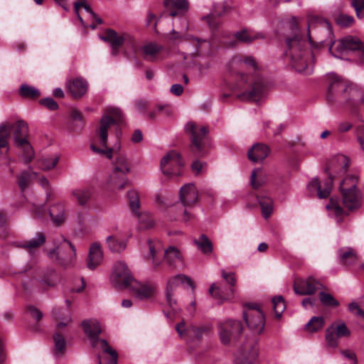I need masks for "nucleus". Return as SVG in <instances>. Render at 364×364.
<instances>
[{
  "label": "nucleus",
  "mask_w": 364,
  "mask_h": 364,
  "mask_svg": "<svg viewBox=\"0 0 364 364\" xmlns=\"http://www.w3.org/2000/svg\"><path fill=\"white\" fill-rule=\"evenodd\" d=\"M187 133L191 134L192 144L198 151H200L204 145V139L208 134V129L204 126H200L190 122L185 127Z\"/></svg>",
  "instance_id": "19"
},
{
  "label": "nucleus",
  "mask_w": 364,
  "mask_h": 364,
  "mask_svg": "<svg viewBox=\"0 0 364 364\" xmlns=\"http://www.w3.org/2000/svg\"><path fill=\"white\" fill-rule=\"evenodd\" d=\"M322 288L323 285L312 277L297 279L294 284V290L296 294L299 295H311Z\"/></svg>",
  "instance_id": "20"
},
{
  "label": "nucleus",
  "mask_w": 364,
  "mask_h": 364,
  "mask_svg": "<svg viewBox=\"0 0 364 364\" xmlns=\"http://www.w3.org/2000/svg\"><path fill=\"white\" fill-rule=\"evenodd\" d=\"M346 105L352 112H356L360 105H364V92L355 89H350V97Z\"/></svg>",
  "instance_id": "32"
},
{
  "label": "nucleus",
  "mask_w": 364,
  "mask_h": 364,
  "mask_svg": "<svg viewBox=\"0 0 364 364\" xmlns=\"http://www.w3.org/2000/svg\"><path fill=\"white\" fill-rule=\"evenodd\" d=\"M258 202L261 206L262 212L265 218L269 217L272 212V200L267 197H258Z\"/></svg>",
  "instance_id": "47"
},
{
  "label": "nucleus",
  "mask_w": 364,
  "mask_h": 364,
  "mask_svg": "<svg viewBox=\"0 0 364 364\" xmlns=\"http://www.w3.org/2000/svg\"><path fill=\"white\" fill-rule=\"evenodd\" d=\"M272 304L275 316L279 318L286 309L285 301L282 296H277L272 299Z\"/></svg>",
  "instance_id": "49"
},
{
  "label": "nucleus",
  "mask_w": 364,
  "mask_h": 364,
  "mask_svg": "<svg viewBox=\"0 0 364 364\" xmlns=\"http://www.w3.org/2000/svg\"><path fill=\"white\" fill-rule=\"evenodd\" d=\"M53 342L55 346V354L61 355L64 353L66 346V342L63 336L58 332L53 334Z\"/></svg>",
  "instance_id": "43"
},
{
  "label": "nucleus",
  "mask_w": 364,
  "mask_h": 364,
  "mask_svg": "<svg viewBox=\"0 0 364 364\" xmlns=\"http://www.w3.org/2000/svg\"><path fill=\"white\" fill-rule=\"evenodd\" d=\"M218 331L220 340L224 345L228 344V321L223 320L218 323Z\"/></svg>",
  "instance_id": "53"
},
{
  "label": "nucleus",
  "mask_w": 364,
  "mask_h": 364,
  "mask_svg": "<svg viewBox=\"0 0 364 364\" xmlns=\"http://www.w3.org/2000/svg\"><path fill=\"white\" fill-rule=\"evenodd\" d=\"M338 338L333 330L328 327L326 331V341L331 347H336L338 344Z\"/></svg>",
  "instance_id": "61"
},
{
  "label": "nucleus",
  "mask_w": 364,
  "mask_h": 364,
  "mask_svg": "<svg viewBox=\"0 0 364 364\" xmlns=\"http://www.w3.org/2000/svg\"><path fill=\"white\" fill-rule=\"evenodd\" d=\"M286 55L290 59V64L298 73L310 75L313 70L312 52L307 48V43L299 35L287 39Z\"/></svg>",
  "instance_id": "1"
},
{
  "label": "nucleus",
  "mask_w": 364,
  "mask_h": 364,
  "mask_svg": "<svg viewBox=\"0 0 364 364\" xmlns=\"http://www.w3.org/2000/svg\"><path fill=\"white\" fill-rule=\"evenodd\" d=\"M225 11L226 10L224 4L218 3L214 5L213 11L209 15L204 16L203 19L206 21L211 30H214L218 27L219 24V21L216 19V17L221 16L222 15L225 14Z\"/></svg>",
  "instance_id": "31"
},
{
  "label": "nucleus",
  "mask_w": 364,
  "mask_h": 364,
  "mask_svg": "<svg viewBox=\"0 0 364 364\" xmlns=\"http://www.w3.org/2000/svg\"><path fill=\"white\" fill-rule=\"evenodd\" d=\"M183 163L181 155L174 150L168 151L161 160L160 167L164 175L168 177L181 174Z\"/></svg>",
  "instance_id": "13"
},
{
  "label": "nucleus",
  "mask_w": 364,
  "mask_h": 364,
  "mask_svg": "<svg viewBox=\"0 0 364 364\" xmlns=\"http://www.w3.org/2000/svg\"><path fill=\"white\" fill-rule=\"evenodd\" d=\"M358 140L362 149L364 151V124L358 128Z\"/></svg>",
  "instance_id": "64"
},
{
  "label": "nucleus",
  "mask_w": 364,
  "mask_h": 364,
  "mask_svg": "<svg viewBox=\"0 0 364 364\" xmlns=\"http://www.w3.org/2000/svg\"><path fill=\"white\" fill-rule=\"evenodd\" d=\"M80 8H83L85 9L90 20L96 21V24H91L90 26L92 29H95L96 28L97 24H101L102 23V20L91 10L90 6L87 4H86L85 1L84 0H81L78 2L75 3L74 10L78 17L79 21L85 28H86L87 26L84 23L83 19L80 14Z\"/></svg>",
  "instance_id": "27"
},
{
  "label": "nucleus",
  "mask_w": 364,
  "mask_h": 364,
  "mask_svg": "<svg viewBox=\"0 0 364 364\" xmlns=\"http://www.w3.org/2000/svg\"><path fill=\"white\" fill-rule=\"evenodd\" d=\"M90 148L93 152H95L96 154H105L107 158L111 159L112 156V152H113L114 149H119V146H116L114 148L103 149L97 148L95 145L92 144L90 146Z\"/></svg>",
  "instance_id": "62"
},
{
  "label": "nucleus",
  "mask_w": 364,
  "mask_h": 364,
  "mask_svg": "<svg viewBox=\"0 0 364 364\" xmlns=\"http://www.w3.org/2000/svg\"><path fill=\"white\" fill-rule=\"evenodd\" d=\"M336 22L341 27H348L353 24L354 18L352 16L345 14H338L336 18Z\"/></svg>",
  "instance_id": "56"
},
{
  "label": "nucleus",
  "mask_w": 364,
  "mask_h": 364,
  "mask_svg": "<svg viewBox=\"0 0 364 364\" xmlns=\"http://www.w3.org/2000/svg\"><path fill=\"white\" fill-rule=\"evenodd\" d=\"M264 95V85L260 76H255L252 79L251 89L249 92L243 93V99L258 102L263 98Z\"/></svg>",
  "instance_id": "25"
},
{
  "label": "nucleus",
  "mask_w": 364,
  "mask_h": 364,
  "mask_svg": "<svg viewBox=\"0 0 364 364\" xmlns=\"http://www.w3.org/2000/svg\"><path fill=\"white\" fill-rule=\"evenodd\" d=\"M73 195L80 205H85L91 196V192L87 189H76L73 191Z\"/></svg>",
  "instance_id": "48"
},
{
  "label": "nucleus",
  "mask_w": 364,
  "mask_h": 364,
  "mask_svg": "<svg viewBox=\"0 0 364 364\" xmlns=\"http://www.w3.org/2000/svg\"><path fill=\"white\" fill-rule=\"evenodd\" d=\"M66 86L74 98H80L87 91V82L82 77H76L67 82Z\"/></svg>",
  "instance_id": "26"
},
{
  "label": "nucleus",
  "mask_w": 364,
  "mask_h": 364,
  "mask_svg": "<svg viewBox=\"0 0 364 364\" xmlns=\"http://www.w3.org/2000/svg\"><path fill=\"white\" fill-rule=\"evenodd\" d=\"M40 103L50 110H55L58 108L57 102L51 97L41 99Z\"/></svg>",
  "instance_id": "63"
},
{
  "label": "nucleus",
  "mask_w": 364,
  "mask_h": 364,
  "mask_svg": "<svg viewBox=\"0 0 364 364\" xmlns=\"http://www.w3.org/2000/svg\"><path fill=\"white\" fill-rule=\"evenodd\" d=\"M176 330L181 338L200 341L203 336L210 331V326L206 324L199 326H190L186 328L184 321H182L176 325Z\"/></svg>",
  "instance_id": "18"
},
{
  "label": "nucleus",
  "mask_w": 364,
  "mask_h": 364,
  "mask_svg": "<svg viewBox=\"0 0 364 364\" xmlns=\"http://www.w3.org/2000/svg\"><path fill=\"white\" fill-rule=\"evenodd\" d=\"M245 307L243 318L247 327L253 333L259 335L263 331L265 325L263 312L257 304H247Z\"/></svg>",
  "instance_id": "12"
},
{
  "label": "nucleus",
  "mask_w": 364,
  "mask_h": 364,
  "mask_svg": "<svg viewBox=\"0 0 364 364\" xmlns=\"http://www.w3.org/2000/svg\"><path fill=\"white\" fill-rule=\"evenodd\" d=\"M358 178L355 176L346 177L340 185V191L343 197V204L350 210L356 209L360 205L361 196L356 188Z\"/></svg>",
  "instance_id": "8"
},
{
  "label": "nucleus",
  "mask_w": 364,
  "mask_h": 364,
  "mask_svg": "<svg viewBox=\"0 0 364 364\" xmlns=\"http://www.w3.org/2000/svg\"><path fill=\"white\" fill-rule=\"evenodd\" d=\"M164 259L169 266L176 267L182 263V255L177 248L169 247L164 252Z\"/></svg>",
  "instance_id": "34"
},
{
  "label": "nucleus",
  "mask_w": 364,
  "mask_h": 364,
  "mask_svg": "<svg viewBox=\"0 0 364 364\" xmlns=\"http://www.w3.org/2000/svg\"><path fill=\"white\" fill-rule=\"evenodd\" d=\"M49 214L55 224H63L65 221L64 203L58 202L53 204L49 209Z\"/></svg>",
  "instance_id": "33"
},
{
  "label": "nucleus",
  "mask_w": 364,
  "mask_h": 364,
  "mask_svg": "<svg viewBox=\"0 0 364 364\" xmlns=\"http://www.w3.org/2000/svg\"><path fill=\"white\" fill-rule=\"evenodd\" d=\"M194 244L203 254H210L213 250L211 241L204 234L200 235L198 239H195Z\"/></svg>",
  "instance_id": "40"
},
{
  "label": "nucleus",
  "mask_w": 364,
  "mask_h": 364,
  "mask_svg": "<svg viewBox=\"0 0 364 364\" xmlns=\"http://www.w3.org/2000/svg\"><path fill=\"white\" fill-rule=\"evenodd\" d=\"M130 209L133 215L138 220V225L140 229L146 230L154 225L152 216L147 212L140 211V203L139 193L135 190H130L127 193Z\"/></svg>",
  "instance_id": "11"
},
{
  "label": "nucleus",
  "mask_w": 364,
  "mask_h": 364,
  "mask_svg": "<svg viewBox=\"0 0 364 364\" xmlns=\"http://www.w3.org/2000/svg\"><path fill=\"white\" fill-rule=\"evenodd\" d=\"M163 47L155 43H149L141 47L144 58L146 60H154Z\"/></svg>",
  "instance_id": "38"
},
{
  "label": "nucleus",
  "mask_w": 364,
  "mask_h": 364,
  "mask_svg": "<svg viewBox=\"0 0 364 364\" xmlns=\"http://www.w3.org/2000/svg\"><path fill=\"white\" fill-rule=\"evenodd\" d=\"M232 38L235 41H229V48L237 46V42L250 44L258 39L265 38L262 33H252L247 29H242L232 34Z\"/></svg>",
  "instance_id": "23"
},
{
  "label": "nucleus",
  "mask_w": 364,
  "mask_h": 364,
  "mask_svg": "<svg viewBox=\"0 0 364 364\" xmlns=\"http://www.w3.org/2000/svg\"><path fill=\"white\" fill-rule=\"evenodd\" d=\"M351 6L354 8L358 18L364 17V0H352Z\"/></svg>",
  "instance_id": "60"
},
{
  "label": "nucleus",
  "mask_w": 364,
  "mask_h": 364,
  "mask_svg": "<svg viewBox=\"0 0 364 364\" xmlns=\"http://www.w3.org/2000/svg\"><path fill=\"white\" fill-rule=\"evenodd\" d=\"M319 297L321 303L324 306L336 307L339 305V302L330 294L323 291L320 292Z\"/></svg>",
  "instance_id": "52"
},
{
  "label": "nucleus",
  "mask_w": 364,
  "mask_h": 364,
  "mask_svg": "<svg viewBox=\"0 0 364 364\" xmlns=\"http://www.w3.org/2000/svg\"><path fill=\"white\" fill-rule=\"evenodd\" d=\"M112 283L119 288H126L132 285L134 281L127 264L121 261L114 263L111 275Z\"/></svg>",
  "instance_id": "15"
},
{
  "label": "nucleus",
  "mask_w": 364,
  "mask_h": 364,
  "mask_svg": "<svg viewBox=\"0 0 364 364\" xmlns=\"http://www.w3.org/2000/svg\"><path fill=\"white\" fill-rule=\"evenodd\" d=\"M129 171V166L127 158L119 155L114 163L112 173L107 179V184L112 190H121L127 183V173Z\"/></svg>",
  "instance_id": "9"
},
{
  "label": "nucleus",
  "mask_w": 364,
  "mask_h": 364,
  "mask_svg": "<svg viewBox=\"0 0 364 364\" xmlns=\"http://www.w3.org/2000/svg\"><path fill=\"white\" fill-rule=\"evenodd\" d=\"M208 165L206 162L200 160H196L191 164V170L194 175L198 176L206 173Z\"/></svg>",
  "instance_id": "54"
},
{
  "label": "nucleus",
  "mask_w": 364,
  "mask_h": 364,
  "mask_svg": "<svg viewBox=\"0 0 364 364\" xmlns=\"http://www.w3.org/2000/svg\"><path fill=\"white\" fill-rule=\"evenodd\" d=\"M341 262L348 265L355 263L358 260L356 252L350 247H343L338 250Z\"/></svg>",
  "instance_id": "37"
},
{
  "label": "nucleus",
  "mask_w": 364,
  "mask_h": 364,
  "mask_svg": "<svg viewBox=\"0 0 364 364\" xmlns=\"http://www.w3.org/2000/svg\"><path fill=\"white\" fill-rule=\"evenodd\" d=\"M326 207V209L333 211L336 215H341L344 213V210L340 206L337 198H331Z\"/></svg>",
  "instance_id": "57"
},
{
  "label": "nucleus",
  "mask_w": 364,
  "mask_h": 364,
  "mask_svg": "<svg viewBox=\"0 0 364 364\" xmlns=\"http://www.w3.org/2000/svg\"><path fill=\"white\" fill-rule=\"evenodd\" d=\"M102 259L103 252L100 245L96 242L92 244L87 259V267L90 269H95L101 264Z\"/></svg>",
  "instance_id": "28"
},
{
  "label": "nucleus",
  "mask_w": 364,
  "mask_h": 364,
  "mask_svg": "<svg viewBox=\"0 0 364 364\" xmlns=\"http://www.w3.org/2000/svg\"><path fill=\"white\" fill-rule=\"evenodd\" d=\"M100 39L108 42L112 48V55L118 54V49L125 43L129 42L132 45L134 43V38L126 33H117L114 30L107 29L103 36H100Z\"/></svg>",
  "instance_id": "16"
},
{
  "label": "nucleus",
  "mask_w": 364,
  "mask_h": 364,
  "mask_svg": "<svg viewBox=\"0 0 364 364\" xmlns=\"http://www.w3.org/2000/svg\"><path fill=\"white\" fill-rule=\"evenodd\" d=\"M269 149L262 144H256L248 151V159L253 162H262L269 154Z\"/></svg>",
  "instance_id": "30"
},
{
  "label": "nucleus",
  "mask_w": 364,
  "mask_h": 364,
  "mask_svg": "<svg viewBox=\"0 0 364 364\" xmlns=\"http://www.w3.org/2000/svg\"><path fill=\"white\" fill-rule=\"evenodd\" d=\"M3 123H8L11 125L9 129V138L11 131L14 132V139L16 146L23 151V158L26 162H30L34 156L32 146L28 141V127L23 120L16 122L6 121Z\"/></svg>",
  "instance_id": "5"
},
{
  "label": "nucleus",
  "mask_w": 364,
  "mask_h": 364,
  "mask_svg": "<svg viewBox=\"0 0 364 364\" xmlns=\"http://www.w3.org/2000/svg\"><path fill=\"white\" fill-rule=\"evenodd\" d=\"M46 241V237L42 232H38L35 237L23 243L21 247L26 248L30 255H33L37 249Z\"/></svg>",
  "instance_id": "35"
},
{
  "label": "nucleus",
  "mask_w": 364,
  "mask_h": 364,
  "mask_svg": "<svg viewBox=\"0 0 364 364\" xmlns=\"http://www.w3.org/2000/svg\"><path fill=\"white\" fill-rule=\"evenodd\" d=\"M60 280L59 276L54 269H46L41 279V282L45 285L53 287L55 286Z\"/></svg>",
  "instance_id": "42"
},
{
  "label": "nucleus",
  "mask_w": 364,
  "mask_h": 364,
  "mask_svg": "<svg viewBox=\"0 0 364 364\" xmlns=\"http://www.w3.org/2000/svg\"><path fill=\"white\" fill-rule=\"evenodd\" d=\"M181 284H186L192 289L194 288L191 279L184 274H177L170 278L167 282L165 294L166 301L171 308H174L176 305V300L174 298V291Z\"/></svg>",
  "instance_id": "17"
},
{
  "label": "nucleus",
  "mask_w": 364,
  "mask_h": 364,
  "mask_svg": "<svg viewBox=\"0 0 364 364\" xmlns=\"http://www.w3.org/2000/svg\"><path fill=\"white\" fill-rule=\"evenodd\" d=\"M19 92L21 96L26 97L36 98L40 95L38 90L27 85H22Z\"/></svg>",
  "instance_id": "51"
},
{
  "label": "nucleus",
  "mask_w": 364,
  "mask_h": 364,
  "mask_svg": "<svg viewBox=\"0 0 364 364\" xmlns=\"http://www.w3.org/2000/svg\"><path fill=\"white\" fill-rule=\"evenodd\" d=\"M349 159L347 156L341 154L334 157L327 168L329 174L328 178L333 181L336 175H343L347 171Z\"/></svg>",
  "instance_id": "22"
},
{
  "label": "nucleus",
  "mask_w": 364,
  "mask_h": 364,
  "mask_svg": "<svg viewBox=\"0 0 364 364\" xmlns=\"http://www.w3.org/2000/svg\"><path fill=\"white\" fill-rule=\"evenodd\" d=\"M324 325V319L322 316H314L306 324V330L314 333L321 330Z\"/></svg>",
  "instance_id": "44"
},
{
  "label": "nucleus",
  "mask_w": 364,
  "mask_h": 364,
  "mask_svg": "<svg viewBox=\"0 0 364 364\" xmlns=\"http://www.w3.org/2000/svg\"><path fill=\"white\" fill-rule=\"evenodd\" d=\"M330 328L338 338L341 337H348L350 334L346 325L343 322L333 323L331 325Z\"/></svg>",
  "instance_id": "46"
},
{
  "label": "nucleus",
  "mask_w": 364,
  "mask_h": 364,
  "mask_svg": "<svg viewBox=\"0 0 364 364\" xmlns=\"http://www.w3.org/2000/svg\"><path fill=\"white\" fill-rule=\"evenodd\" d=\"M143 255L146 262L154 268L162 262V245L159 240H148L143 247Z\"/></svg>",
  "instance_id": "14"
},
{
  "label": "nucleus",
  "mask_w": 364,
  "mask_h": 364,
  "mask_svg": "<svg viewBox=\"0 0 364 364\" xmlns=\"http://www.w3.org/2000/svg\"><path fill=\"white\" fill-rule=\"evenodd\" d=\"M242 331V325L240 321H232L229 330V341L232 338H236Z\"/></svg>",
  "instance_id": "58"
},
{
  "label": "nucleus",
  "mask_w": 364,
  "mask_h": 364,
  "mask_svg": "<svg viewBox=\"0 0 364 364\" xmlns=\"http://www.w3.org/2000/svg\"><path fill=\"white\" fill-rule=\"evenodd\" d=\"M259 357V347L255 338L240 341L234 352V364H255Z\"/></svg>",
  "instance_id": "7"
},
{
  "label": "nucleus",
  "mask_w": 364,
  "mask_h": 364,
  "mask_svg": "<svg viewBox=\"0 0 364 364\" xmlns=\"http://www.w3.org/2000/svg\"><path fill=\"white\" fill-rule=\"evenodd\" d=\"M330 77L331 81L328 87V100L333 95L340 97L346 92L350 96V89H355L351 86H348L346 82L334 74H332Z\"/></svg>",
  "instance_id": "24"
},
{
  "label": "nucleus",
  "mask_w": 364,
  "mask_h": 364,
  "mask_svg": "<svg viewBox=\"0 0 364 364\" xmlns=\"http://www.w3.org/2000/svg\"><path fill=\"white\" fill-rule=\"evenodd\" d=\"M31 180V175L28 171H23L18 176V184L21 191L28 187Z\"/></svg>",
  "instance_id": "59"
},
{
  "label": "nucleus",
  "mask_w": 364,
  "mask_h": 364,
  "mask_svg": "<svg viewBox=\"0 0 364 364\" xmlns=\"http://www.w3.org/2000/svg\"><path fill=\"white\" fill-rule=\"evenodd\" d=\"M122 114L119 109L110 107L107 109L100 122L99 127L96 130V136L100 144L107 148V132L112 127L122 121Z\"/></svg>",
  "instance_id": "10"
},
{
  "label": "nucleus",
  "mask_w": 364,
  "mask_h": 364,
  "mask_svg": "<svg viewBox=\"0 0 364 364\" xmlns=\"http://www.w3.org/2000/svg\"><path fill=\"white\" fill-rule=\"evenodd\" d=\"M105 242L108 248L113 252H122L127 247L126 240L119 238L116 235L107 237Z\"/></svg>",
  "instance_id": "36"
},
{
  "label": "nucleus",
  "mask_w": 364,
  "mask_h": 364,
  "mask_svg": "<svg viewBox=\"0 0 364 364\" xmlns=\"http://www.w3.org/2000/svg\"><path fill=\"white\" fill-rule=\"evenodd\" d=\"M82 326L85 333L90 339L92 346H99L110 356L107 363L105 362V358L99 356V364H117V352L111 348L105 340H98V335L102 331L100 323L95 319L85 320L82 322Z\"/></svg>",
  "instance_id": "3"
},
{
  "label": "nucleus",
  "mask_w": 364,
  "mask_h": 364,
  "mask_svg": "<svg viewBox=\"0 0 364 364\" xmlns=\"http://www.w3.org/2000/svg\"><path fill=\"white\" fill-rule=\"evenodd\" d=\"M318 21H319L318 31L327 35L326 39L321 38L319 42L329 45V51L333 56L338 57V54L348 51H360L362 53L360 60L364 63V43L360 39L348 36L336 42L333 40L334 36L330 23L325 20L318 19Z\"/></svg>",
  "instance_id": "2"
},
{
  "label": "nucleus",
  "mask_w": 364,
  "mask_h": 364,
  "mask_svg": "<svg viewBox=\"0 0 364 364\" xmlns=\"http://www.w3.org/2000/svg\"><path fill=\"white\" fill-rule=\"evenodd\" d=\"M55 247L47 252V257L58 265L63 267H73L76 262V250L68 240L62 238Z\"/></svg>",
  "instance_id": "4"
},
{
  "label": "nucleus",
  "mask_w": 364,
  "mask_h": 364,
  "mask_svg": "<svg viewBox=\"0 0 364 364\" xmlns=\"http://www.w3.org/2000/svg\"><path fill=\"white\" fill-rule=\"evenodd\" d=\"M133 294L136 298L144 300L153 298L156 294V287L151 284H136L132 286Z\"/></svg>",
  "instance_id": "29"
},
{
  "label": "nucleus",
  "mask_w": 364,
  "mask_h": 364,
  "mask_svg": "<svg viewBox=\"0 0 364 364\" xmlns=\"http://www.w3.org/2000/svg\"><path fill=\"white\" fill-rule=\"evenodd\" d=\"M52 314L55 319L62 320L61 321L57 323L56 326L58 328L66 326L71 321L70 316H65L64 317L61 316L62 314L60 313V309H54L52 311Z\"/></svg>",
  "instance_id": "55"
},
{
  "label": "nucleus",
  "mask_w": 364,
  "mask_h": 364,
  "mask_svg": "<svg viewBox=\"0 0 364 364\" xmlns=\"http://www.w3.org/2000/svg\"><path fill=\"white\" fill-rule=\"evenodd\" d=\"M179 198L181 203L176 204L172 210H177L176 218L186 223L190 220L187 209L193 206L198 200V192L195 184L187 183L181 187Z\"/></svg>",
  "instance_id": "6"
},
{
  "label": "nucleus",
  "mask_w": 364,
  "mask_h": 364,
  "mask_svg": "<svg viewBox=\"0 0 364 364\" xmlns=\"http://www.w3.org/2000/svg\"><path fill=\"white\" fill-rule=\"evenodd\" d=\"M10 127L11 125L8 123L0 124V155L2 154L3 149H6V152L9 150V140Z\"/></svg>",
  "instance_id": "39"
},
{
  "label": "nucleus",
  "mask_w": 364,
  "mask_h": 364,
  "mask_svg": "<svg viewBox=\"0 0 364 364\" xmlns=\"http://www.w3.org/2000/svg\"><path fill=\"white\" fill-rule=\"evenodd\" d=\"M164 4L167 8L176 9L182 12H186L189 6L188 0H164Z\"/></svg>",
  "instance_id": "45"
},
{
  "label": "nucleus",
  "mask_w": 364,
  "mask_h": 364,
  "mask_svg": "<svg viewBox=\"0 0 364 364\" xmlns=\"http://www.w3.org/2000/svg\"><path fill=\"white\" fill-rule=\"evenodd\" d=\"M209 293L211 295V296L214 299H215L219 304H222L224 301L225 298L223 291L221 290L220 287L218 284L213 283L210 286L209 289Z\"/></svg>",
  "instance_id": "50"
},
{
  "label": "nucleus",
  "mask_w": 364,
  "mask_h": 364,
  "mask_svg": "<svg viewBox=\"0 0 364 364\" xmlns=\"http://www.w3.org/2000/svg\"><path fill=\"white\" fill-rule=\"evenodd\" d=\"M59 159L58 155L43 157L37 161L38 167L43 171L50 170L57 165Z\"/></svg>",
  "instance_id": "41"
},
{
  "label": "nucleus",
  "mask_w": 364,
  "mask_h": 364,
  "mask_svg": "<svg viewBox=\"0 0 364 364\" xmlns=\"http://www.w3.org/2000/svg\"><path fill=\"white\" fill-rule=\"evenodd\" d=\"M333 182L328 178L320 183L318 178H313L307 185V189L312 196L316 195L319 198H326L330 195Z\"/></svg>",
  "instance_id": "21"
}]
</instances>
